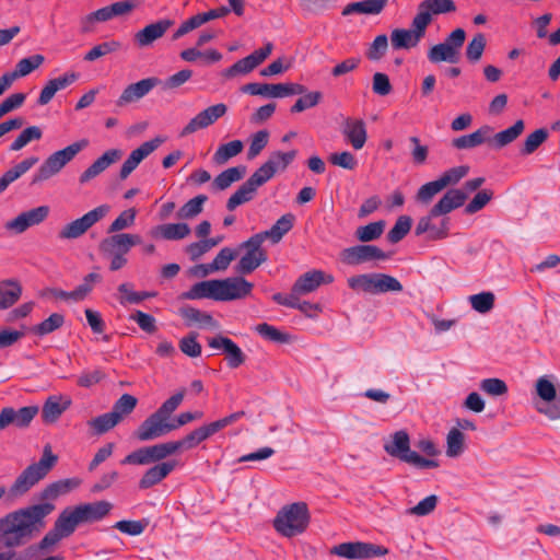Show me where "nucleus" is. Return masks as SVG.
I'll use <instances>...</instances> for the list:
<instances>
[{
	"label": "nucleus",
	"mask_w": 560,
	"mask_h": 560,
	"mask_svg": "<svg viewBox=\"0 0 560 560\" xmlns=\"http://www.w3.org/2000/svg\"><path fill=\"white\" fill-rule=\"evenodd\" d=\"M246 166L238 165L230 167L220 173L212 183V186L218 190L228 189L233 183L241 180L246 174Z\"/></svg>",
	"instance_id": "nucleus-38"
},
{
	"label": "nucleus",
	"mask_w": 560,
	"mask_h": 560,
	"mask_svg": "<svg viewBox=\"0 0 560 560\" xmlns=\"http://www.w3.org/2000/svg\"><path fill=\"white\" fill-rule=\"evenodd\" d=\"M22 295V287L18 280L5 279L0 281V310L14 305Z\"/></svg>",
	"instance_id": "nucleus-34"
},
{
	"label": "nucleus",
	"mask_w": 560,
	"mask_h": 560,
	"mask_svg": "<svg viewBox=\"0 0 560 560\" xmlns=\"http://www.w3.org/2000/svg\"><path fill=\"white\" fill-rule=\"evenodd\" d=\"M217 296V280H207L194 284L189 291L184 293V298L188 300L196 299H213Z\"/></svg>",
	"instance_id": "nucleus-42"
},
{
	"label": "nucleus",
	"mask_w": 560,
	"mask_h": 560,
	"mask_svg": "<svg viewBox=\"0 0 560 560\" xmlns=\"http://www.w3.org/2000/svg\"><path fill=\"white\" fill-rule=\"evenodd\" d=\"M112 504L107 501H97L77 505L73 511L80 522L93 523L104 518L110 511Z\"/></svg>",
	"instance_id": "nucleus-25"
},
{
	"label": "nucleus",
	"mask_w": 560,
	"mask_h": 560,
	"mask_svg": "<svg viewBox=\"0 0 560 560\" xmlns=\"http://www.w3.org/2000/svg\"><path fill=\"white\" fill-rule=\"evenodd\" d=\"M468 195L464 189H448L442 198L431 208L429 213L418 220L415 234H428L431 241L444 240L450 234L451 219L448 213L465 205Z\"/></svg>",
	"instance_id": "nucleus-2"
},
{
	"label": "nucleus",
	"mask_w": 560,
	"mask_h": 560,
	"mask_svg": "<svg viewBox=\"0 0 560 560\" xmlns=\"http://www.w3.org/2000/svg\"><path fill=\"white\" fill-rule=\"evenodd\" d=\"M486 45V36L482 33L476 34L466 47V58L470 62L479 61L482 57Z\"/></svg>",
	"instance_id": "nucleus-63"
},
{
	"label": "nucleus",
	"mask_w": 560,
	"mask_h": 560,
	"mask_svg": "<svg viewBox=\"0 0 560 560\" xmlns=\"http://www.w3.org/2000/svg\"><path fill=\"white\" fill-rule=\"evenodd\" d=\"M298 152L296 150H291L289 152L275 151L270 154L269 159L266 161L268 165H271L275 170V174L278 171H284L287 167L293 162Z\"/></svg>",
	"instance_id": "nucleus-60"
},
{
	"label": "nucleus",
	"mask_w": 560,
	"mask_h": 560,
	"mask_svg": "<svg viewBox=\"0 0 560 560\" xmlns=\"http://www.w3.org/2000/svg\"><path fill=\"white\" fill-rule=\"evenodd\" d=\"M400 291L402 284L398 279L387 273H375L374 294Z\"/></svg>",
	"instance_id": "nucleus-49"
},
{
	"label": "nucleus",
	"mask_w": 560,
	"mask_h": 560,
	"mask_svg": "<svg viewBox=\"0 0 560 560\" xmlns=\"http://www.w3.org/2000/svg\"><path fill=\"white\" fill-rule=\"evenodd\" d=\"M525 124L522 119L514 122L513 126L497 132L491 139H489L490 145L494 149L500 150L512 142H514L524 131Z\"/></svg>",
	"instance_id": "nucleus-31"
},
{
	"label": "nucleus",
	"mask_w": 560,
	"mask_h": 560,
	"mask_svg": "<svg viewBox=\"0 0 560 560\" xmlns=\"http://www.w3.org/2000/svg\"><path fill=\"white\" fill-rule=\"evenodd\" d=\"M348 285L354 291H362L374 294L375 273H364L350 277Z\"/></svg>",
	"instance_id": "nucleus-62"
},
{
	"label": "nucleus",
	"mask_w": 560,
	"mask_h": 560,
	"mask_svg": "<svg viewBox=\"0 0 560 560\" xmlns=\"http://www.w3.org/2000/svg\"><path fill=\"white\" fill-rule=\"evenodd\" d=\"M173 25V21L163 19L151 23L135 34V42L139 47H149Z\"/></svg>",
	"instance_id": "nucleus-24"
},
{
	"label": "nucleus",
	"mask_w": 560,
	"mask_h": 560,
	"mask_svg": "<svg viewBox=\"0 0 560 560\" xmlns=\"http://www.w3.org/2000/svg\"><path fill=\"white\" fill-rule=\"evenodd\" d=\"M492 128L490 126H482L478 130L474 131L469 135H464L458 138L453 139L452 144L454 148L463 150V149H472L486 141V137L490 135Z\"/></svg>",
	"instance_id": "nucleus-36"
},
{
	"label": "nucleus",
	"mask_w": 560,
	"mask_h": 560,
	"mask_svg": "<svg viewBox=\"0 0 560 560\" xmlns=\"http://www.w3.org/2000/svg\"><path fill=\"white\" fill-rule=\"evenodd\" d=\"M69 399L62 401L59 396H50L42 408V418L45 423H55L60 416L69 408Z\"/></svg>",
	"instance_id": "nucleus-33"
},
{
	"label": "nucleus",
	"mask_w": 560,
	"mask_h": 560,
	"mask_svg": "<svg viewBox=\"0 0 560 560\" xmlns=\"http://www.w3.org/2000/svg\"><path fill=\"white\" fill-rule=\"evenodd\" d=\"M244 144L241 140H233L228 143L221 144L214 155L213 161L217 164H224L230 159L238 155L243 151Z\"/></svg>",
	"instance_id": "nucleus-46"
},
{
	"label": "nucleus",
	"mask_w": 560,
	"mask_h": 560,
	"mask_svg": "<svg viewBox=\"0 0 560 560\" xmlns=\"http://www.w3.org/2000/svg\"><path fill=\"white\" fill-rule=\"evenodd\" d=\"M43 136L42 129L37 126H32L25 128L18 138L11 143V151H20L25 145H27L31 141L39 140Z\"/></svg>",
	"instance_id": "nucleus-59"
},
{
	"label": "nucleus",
	"mask_w": 560,
	"mask_h": 560,
	"mask_svg": "<svg viewBox=\"0 0 560 560\" xmlns=\"http://www.w3.org/2000/svg\"><path fill=\"white\" fill-rule=\"evenodd\" d=\"M208 345L212 349L222 350V352L225 354L228 365L231 369H237L244 364L246 360V355L242 349L228 337L221 335L215 336L208 340Z\"/></svg>",
	"instance_id": "nucleus-21"
},
{
	"label": "nucleus",
	"mask_w": 560,
	"mask_h": 560,
	"mask_svg": "<svg viewBox=\"0 0 560 560\" xmlns=\"http://www.w3.org/2000/svg\"><path fill=\"white\" fill-rule=\"evenodd\" d=\"M39 159L37 156H28L25 160L21 161L12 168L8 170L0 177V194L3 192L10 184L19 179L22 175H24L27 171H30L35 164H37Z\"/></svg>",
	"instance_id": "nucleus-32"
},
{
	"label": "nucleus",
	"mask_w": 560,
	"mask_h": 560,
	"mask_svg": "<svg viewBox=\"0 0 560 560\" xmlns=\"http://www.w3.org/2000/svg\"><path fill=\"white\" fill-rule=\"evenodd\" d=\"M495 296L490 291H485L469 296L471 307L480 313L486 314L494 307Z\"/></svg>",
	"instance_id": "nucleus-56"
},
{
	"label": "nucleus",
	"mask_w": 560,
	"mask_h": 560,
	"mask_svg": "<svg viewBox=\"0 0 560 560\" xmlns=\"http://www.w3.org/2000/svg\"><path fill=\"white\" fill-rule=\"evenodd\" d=\"M389 257L390 255L380 247L368 244L345 248L340 254L341 261L349 266H358L376 260H387Z\"/></svg>",
	"instance_id": "nucleus-13"
},
{
	"label": "nucleus",
	"mask_w": 560,
	"mask_h": 560,
	"mask_svg": "<svg viewBox=\"0 0 560 560\" xmlns=\"http://www.w3.org/2000/svg\"><path fill=\"white\" fill-rule=\"evenodd\" d=\"M428 59L432 63H457L459 61V58L455 55V51H453L448 46H445L443 43L436 44L429 49Z\"/></svg>",
	"instance_id": "nucleus-47"
},
{
	"label": "nucleus",
	"mask_w": 560,
	"mask_h": 560,
	"mask_svg": "<svg viewBox=\"0 0 560 560\" xmlns=\"http://www.w3.org/2000/svg\"><path fill=\"white\" fill-rule=\"evenodd\" d=\"M80 524L73 510H65L55 522L54 527L66 538L72 535Z\"/></svg>",
	"instance_id": "nucleus-44"
},
{
	"label": "nucleus",
	"mask_w": 560,
	"mask_h": 560,
	"mask_svg": "<svg viewBox=\"0 0 560 560\" xmlns=\"http://www.w3.org/2000/svg\"><path fill=\"white\" fill-rule=\"evenodd\" d=\"M81 485V479L73 477L67 479H60L55 482L47 485L42 493V500H55L60 495H65L74 489H77Z\"/></svg>",
	"instance_id": "nucleus-30"
},
{
	"label": "nucleus",
	"mask_w": 560,
	"mask_h": 560,
	"mask_svg": "<svg viewBox=\"0 0 560 560\" xmlns=\"http://www.w3.org/2000/svg\"><path fill=\"white\" fill-rule=\"evenodd\" d=\"M253 283L243 277L217 280L215 301H233L246 298L253 290Z\"/></svg>",
	"instance_id": "nucleus-14"
},
{
	"label": "nucleus",
	"mask_w": 560,
	"mask_h": 560,
	"mask_svg": "<svg viewBox=\"0 0 560 560\" xmlns=\"http://www.w3.org/2000/svg\"><path fill=\"white\" fill-rule=\"evenodd\" d=\"M37 406H25L20 409L5 407L0 411V430L14 425L19 429L27 428L38 413Z\"/></svg>",
	"instance_id": "nucleus-18"
},
{
	"label": "nucleus",
	"mask_w": 560,
	"mask_h": 560,
	"mask_svg": "<svg viewBox=\"0 0 560 560\" xmlns=\"http://www.w3.org/2000/svg\"><path fill=\"white\" fill-rule=\"evenodd\" d=\"M65 323V316L59 313L51 314L48 318L33 328V332L38 336L48 335L59 329Z\"/></svg>",
	"instance_id": "nucleus-64"
},
{
	"label": "nucleus",
	"mask_w": 560,
	"mask_h": 560,
	"mask_svg": "<svg viewBox=\"0 0 560 560\" xmlns=\"http://www.w3.org/2000/svg\"><path fill=\"white\" fill-rule=\"evenodd\" d=\"M160 235L170 241L183 240L190 234V228L187 223H167L160 225Z\"/></svg>",
	"instance_id": "nucleus-51"
},
{
	"label": "nucleus",
	"mask_w": 560,
	"mask_h": 560,
	"mask_svg": "<svg viewBox=\"0 0 560 560\" xmlns=\"http://www.w3.org/2000/svg\"><path fill=\"white\" fill-rule=\"evenodd\" d=\"M243 93L259 95L265 97H285L290 95H301L306 92V88L299 83H247L241 88Z\"/></svg>",
	"instance_id": "nucleus-10"
},
{
	"label": "nucleus",
	"mask_w": 560,
	"mask_h": 560,
	"mask_svg": "<svg viewBox=\"0 0 560 560\" xmlns=\"http://www.w3.org/2000/svg\"><path fill=\"white\" fill-rule=\"evenodd\" d=\"M58 460L49 445L45 446L43 456L37 463L27 466L10 487L12 497H21L44 479Z\"/></svg>",
	"instance_id": "nucleus-4"
},
{
	"label": "nucleus",
	"mask_w": 560,
	"mask_h": 560,
	"mask_svg": "<svg viewBox=\"0 0 560 560\" xmlns=\"http://www.w3.org/2000/svg\"><path fill=\"white\" fill-rule=\"evenodd\" d=\"M164 142L163 138L155 137L150 141L143 142L139 148L131 151L128 159L136 166H138L147 156H149L152 152H154L162 143Z\"/></svg>",
	"instance_id": "nucleus-52"
},
{
	"label": "nucleus",
	"mask_w": 560,
	"mask_h": 560,
	"mask_svg": "<svg viewBox=\"0 0 560 560\" xmlns=\"http://www.w3.org/2000/svg\"><path fill=\"white\" fill-rule=\"evenodd\" d=\"M341 132L354 150H361L368 139L366 126L362 119L346 118L341 125Z\"/></svg>",
	"instance_id": "nucleus-22"
},
{
	"label": "nucleus",
	"mask_w": 560,
	"mask_h": 560,
	"mask_svg": "<svg viewBox=\"0 0 560 560\" xmlns=\"http://www.w3.org/2000/svg\"><path fill=\"white\" fill-rule=\"evenodd\" d=\"M138 399L130 395H121L114 404L112 413L117 416V420L120 422L126 416H129L136 408Z\"/></svg>",
	"instance_id": "nucleus-54"
},
{
	"label": "nucleus",
	"mask_w": 560,
	"mask_h": 560,
	"mask_svg": "<svg viewBox=\"0 0 560 560\" xmlns=\"http://www.w3.org/2000/svg\"><path fill=\"white\" fill-rule=\"evenodd\" d=\"M121 155L122 152L119 149L107 150L80 175V183L85 184L95 178L112 164L116 163L121 158Z\"/></svg>",
	"instance_id": "nucleus-23"
},
{
	"label": "nucleus",
	"mask_w": 560,
	"mask_h": 560,
	"mask_svg": "<svg viewBox=\"0 0 560 560\" xmlns=\"http://www.w3.org/2000/svg\"><path fill=\"white\" fill-rule=\"evenodd\" d=\"M222 241L223 236H217L191 243L187 246V253L190 255L191 260H196L212 247L218 246Z\"/></svg>",
	"instance_id": "nucleus-58"
},
{
	"label": "nucleus",
	"mask_w": 560,
	"mask_h": 560,
	"mask_svg": "<svg viewBox=\"0 0 560 560\" xmlns=\"http://www.w3.org/2000/svg\"><path fill=\"white\" fill-rule=\"evenodd\" d=\"M51 503L33 504L0 517V549L14 551L37 537L45 528V517L54 511Z\"/></svg>",
	"instance_id": "nucleus-1"
},
{
	"label": "nucleus",
	"mask_w": 560,
	"mask_h": 560,
	"mask_svg": "<svg viewBox=\"0 0 560 560\" xmlns=\"http://www.w3.org/2000/svg\"><path fill=\"white\" fill-rule=\"evenodd\" d=\"M58 460L49 445L45 446L43 456L37 463L27 466L10 487L12 497H21L44 479Z\"/></svg>",
	"instance_id": "nucleus-5"
},
{
	"label": "nucleus",
	"mask_w": 560,
	"mask_h": 560,
	"mask_svg": "<svg viewBox=\"0 0 560 560\" xmlns=\"http://www.w3.org/2000/svg\"><path fill=\"white\" fill-rule=\"evenodd\" d=\"M118 423L119 421L117 420V416H114L112 411L95 417L88 422L89 427L93 430V433L96 435H102L108 432Z\"/></svg>",
	"instance_id": "nucleus-48"
},
{
	"label": "nucleus",
	"mask_w": 560,
	"mask_h": 560,
	"mask_svg": "<svg viewBox=\"0 0 560 560\" xmlns=\"http://www.w3.org/2000/svg\"><path fill=\"white\" fill-rule=\"evenodd\" d=\"M385 221L380 220L366 225L359 226L355 231L357 238L362 243L377 240L384 232Z\"/></svg>",
	"instance_id": "nucleus-50"
},
{
	"label": "nucleus",
	"mask_w": 560,
	"mask_h": 560,
	"mask_svg": "<svg viewBox=\"0 0 560 560\" xmlns=\"http://www.w3.org/2000/svg\"><path fill=\"white\" fill-rule=\"evenodd\" d=\"M161 83L162 81L156 77L145 78L136 83H131L125 88L118 97L117 105L125 106L127 104L138 102Z\"/></svg>",
	"instance_id": "nucleus-20"
},
{
	"label": "nucleus",
	"mask_w": 560,
	"mask_h": 560,
	"mask_svg": "<svg viewBox=\"0 0 560 560\" xmlns=\"http://www.w3.org/2000/svg\"><path fill=\"white\" fill-rule=\"evenodd\" d=\"M536 393L549 406L538 407V412L545 415L550 420L560 419V396H557L556 386L547 376H541L536 381Z\"/></svg>",
	"instance_id": "nucleus-16"
},
{
	"label": "nucleus",
	"mask_w": 560,
	"mask_h": 560,
	"mask_svg": "<svg viewBox=\"0 0 560 560\" xmlns=\"http://www.w3.org/2000/svg\"><path fill=\"white\" fill-rule=\"evenodd\" d=\"M44 60V56L39 54L23 58L16 63L15 69L8 73L13 79V81H15L16 79L26 77L32 71L36 70L43 65Z\"/></svg>",
	"instance_id": "nucleus-41"
},
{
	"label": "nucleus",
	"mask_w": 560,
	"mask_h": 560,
	"mask_svg": "<svg viewBox=\"0 0 560 560\" xmlns=\"http://www.w3.org/2000/svg\"><path fill=\"white\" fill-rule=\"evenodd\" d=\"M49 214L48 206H39L37 208H33L31 210L24 211L20 213L14 219L7 222L5 228L10 231H13L16 234H21L25 232L28 228L38 225Z\"/></svg>",
	"instance_id": "nucleus-19"
},
{
	"label": "nucleus",
	"mask_w": 560,
	"mask_h": 560,
	"mask_svg": "<svg viewBox=\"0 0 560 560\" xmlns=\"http://www.w3.org/2000/svg\"><path fill=\"white\" fill-rule=\"evenodd\" d=\"M79 79L77 72H67L63 75L49 80L40 91L37 104L40 106L47 105L55 96V94L71 85Z\"/></svg>",
	"instance_id": "nucleus-26"
},
{
	"label": "nucleus",
	"mask_w": 560,
	"mask_h": 560,
	"mask_svg": "<svg viewBox=\"0 0 560 560\" xmlns=\"http://www.w3.org/2000/svg\"><path fill=\"white\" fill-rule=\"evenodd\" d=\"M548 138V131L540 128L528 135L521 149L522 155H529L534 153Z\"/></svg>",
	"instance_id": "nucleus-57"
},
{
	"label": "nucleus",
	"mask_w": 560,
	"mask_h": 560,
	"mask_svg": "<svg viewBox=\"0 0 560 560\" xmlns=\"http://www.w3.org/2000/svg\"><path fill=\"white\" fill-rule=\"evenodd\" d=\"M412 220L409 215H400L394 226L387 233V240L392 244L400 242L410 231Z\"/></svg>",
	"instance_id": "nucleus-55"
},
{
	"label": "nucleus",
	"mask_w": 560,
	"mask_h": 560,
	"mask_svg": "<svg viewBox=\"0 0 560 560\" xmlns=\"http://www.w3.org/2000/svg\"><path fill=\"white\" fill-rule=\"evenodd\" d=\"M175 466L176 463L174 460L162 462L152 466L143 474V476L139 480V488L141 490H145L160 483L174 470Z\"/></svg>",
	"instance_id": "nucleus-28"
},
{
	"label": "nucleus",
	"mask_w": 560,
	"mask_h": 560,
	"mask_svg": "<svg viewBox=\"0 0 560 560\" xmlns=\"http://www.w3.org/2000/svg\"><path fill=\"white\" fill-rule=\"evenodd\" d=\"M89 145L88 139L69 144L62 150L50 154L33 175L31 185L36 186L57 175L74 156Z\"/></svg>",
	"instance_id": "nucleus-7"
},
{
	"label": "nucleus",
	"mask_w": 560,
	"mask_h": 560,
	"mask_svg": "<svg viewBox=\"0 0 560 560\" xmlns=\"http://www.w3.org/2000/svg\"><path fill=\"white\" fill-rule=\"evenodd\" d=\"M465 451V435L458 428H452L446 436V455L457 457Z\"/></svg>",
	"instance_id": "nucleus-45"
},
{
	"label": "nucleus",
	"mask_w": 560,
	"mask_h": 560,
	"mask_svg": "<svg viewBox=\"0 0 560 560\" xmlns=\"http://www.w3.org/2000/svg\"><path fill=\"white\" fill-rule=\"evenodd\" d=\"M424 18H415L411 22V30L406 28H395L390 33V44L392 47L396 50L399 49H410L418 45L421 38L425 34V21Z\"/></svg>",
	"instance_id": "nucleus-12"
},
{
	"label": "nucleus",
	"mask_w": 560,
	"mask_h": 560,
	"mask_svg": "<svg viewBox=\"0 0 560 560\" xmlns=\"http://www.w3.org/2000/svg\"><path fill=\"white\" fill-rule=\"evenodd\" d=\"M387 3L388 0H363L351 2L343 8L342 15L347 16L353 13L376 15L384 10Z\"/></svg>",
	"instance_id": "nucleus-35"
},
{
	"label": "nucleus",
	"mask_w": 560,
	"mask_h": 560,
	"mask_svg": "<svg viewBox=\"0 0 560 560\" xmlns=\"http://www.w3.org/2000/svg\"><path fill=\"white\" fill-rule=\"evenodd\" d=\"M294 221V214L285 213L280 217L269 230L262 232L264 236L269 238L273 244H277L293 228Z\"/></svg>",
	"instance_id": "nucleus-37"
},
{
	"label": "nucleus",
	"mask_w": 560,
	"mask_h": 560,
	"mask_svg": "<svg viewBox=\"0 0 560 560\" xmlns=\"http://www.w3.org/2000/svg\"><path fill=\"white\" fill-rule=\"evenodd\" d=\"M332 555L346 559H371L375 557L386 556L389 551L387 548L372 542L350 541L342 542L332 547Z\"/></svg>",
	"instance_id": "nucleus-11"
},
{
	"label": "nucleus",
	"mask_w": 560,
	"mask_h": 560,
	"mask_svg": "<svg viewBox=\"0 0 560 560\" xmlns=\"http://www.w3.org/2000/svg\"><path fill=\"white\" fill-rule=\"evenodd\" d=\"M201 417H202V412H200V411H197V412L185 411V412L179 413L177 417L172 418L171 421L166 425H164V428L159 432V439L162 436H165L166 434H168L172 431L179 429L180 427L186 425L187 423H189L196 419H200Z\"/></svg>",
	"instance_id": "nucleus-53"
},
{
	"label": "nucleus",
	"mask_w": 560,
	"mask_h": 560,
	"mask_svg": "<svg viewBox=\"0 0 560 560\" xmlns=\"http://www.w3.org/2000/svg\"><path fill=\"white\" fill-rule=\"evenodd\" d=\"M140 243L141 237L137 234L116 233L103 238L98 249L103 256L127 255L133 246Z\"/></svg>",
	"instance_id": "nucleus-15"
},
{
	"label": "nucleus",
	"mask_w": 560,
	"mask_h": 560,
	"mask_svg": "<svg viewBox=\"0 0 560 560\" xmlns=\"http://www.w3.org/2000/svg\"><path fill=\"white\" fill-rule=\"evenodd\" d=\"M109 211V206L101 205L79 219L66 224L58 233L60 240H74L82 236L91 226L102 220Z\"/></svg>",
	"instance_id": "nucleus-9"
},
{
	"label": "nucleus",
	"mask_w": 560,
	"mask_h": 560,
	"mask_svg": "<svg viewBox=\"0 0 560 560\" xmlns=\"http://www.w3.org/2000/svg\"><path fill=\"white\" fill-rule=\"evenodd\" d=\"M334 277L331 275H325L322 270H312L302 275L294 282V291L307 294L315 291L322 283H331Z\"/></svg>",
	"instance_id": "nucleus-27"
},
{
	"label": "nucleus",
	"mask_w": 560,
	"mask_h": 560,
	"mask_svg": "<svg viewBox=\"0 0 560 560\" xmlns=\"http://www.w3.org/2000/svg\"><path fill=\"white\" fill-rule=\"evenodd\" d=\"M267 258V253L245 252L235 266V271L240 275H248L264 264Z\"/></svg>",
	"instance_id": "nucleus-40"
},
{
	"label": "nucleus",
	"mask_w": 560,
	"mask_h": 560,
	"mask_svg": "<svg viewBox=\"0 0 560 560\" xmlns=\"http://www.w3.org/2000/svg\"><path fill=\"white\" fill-rule=\"evenodd\" d=\"M456 5L453 0H424L418 7L417 18H425V27L431 23L433 14L454 12Z\"/></svg>",
	"instance_id": "nucleus-29"
},
{
	"label": "nucleus",
	"mask_w": 560,
	"mask_h": 560,
	"mask_svg": "<svg viewBox=\"0 0 560 560\" xmlns=\"http://www.w3.org/2000/svg\"><path fill=\"white\" fill-rule=\"evenodd\" d=\"M228 112V106L223 103L209 106L191 118L179 132V137H187L200 129H205L223 117Z\"/></svg>",
	"instance_id": "nucleus-17"
},
{
	"label": "nucleus",
	"mask_w": 560,
	"mask_h": 560,
	"mask_svg": "<svg viewBox=\"0 0 560 560\" xmlns=\"http://www.w3.org/2000/svg\"><path fill=\"white\" fill-rule=\"evenodd\" d=\"M185 394L186 389L183 388L167 398L132 432L133 439L139 442H149L159 439V432L171 421L172 415L183 402Z\"/></svg>",
	"instance_id": "nucleus-3"
},
{
	"label": "nucleus",
	"mask_w": 560,
	"mask_h": 560,
	"mask_svg": "<svg viewBox=\"0 0 560 560\" xmlns=\"http://www.w3.org/2000/svg\"><path fill=\"white\" fill-rule=\"evenodd\" d=\"M149 455L152 463L161 462L166 457L178 452V445L175 444L174 441L154 444L148 446Z\"/></svg>",
	"instance_id": "nucleus-61"
},
{
	"label": "nucleus",
	"mask_w": 560,
	"mask_h": 560,
	"mask_svg": "<svg viewBox=\"0 0 560 560\" xmlns=\"http://www.w3.org/2000/svg\"><path fill=\"white\" fill-rule=\"evenodd\" d=\"M385 452L399 460L410 464L417 468H435L439 463L434 459H428L420 456L417 452L410 450V439L406 431H396L392 435V441L385 443Z\"/></svg>",
	"instance_id": "nucleus-8"
},
{
	"label": "nucleus",
	"mask_w": 560,
	"mask_h": 560,
	"mask_svg": "<svg viewBox=\"0 0 560 560\" xmlns=\"http://www.w3.org/2000/svg\"><path fill=\"white\" fill-rule=\"evenodd\" d=\"M257 191V188L248 179L243 183L237 190L228 199L226 209L235 210L238 206L250 201Z\"/></svg>",
	"instance_id": "nucleus-39"
},
{
	"label": "nucleus",
	"mask_w": 560,
	"mask_h": 560,
	"mask_svg": "<svg viewBox=\"0 0 560 560\" xmlns=\"http://www.w3.org/2000/svg\"><path fill=\"white\" fill-rule=\"evenodd\" d=\"M208 196L198 195L186 203H184L177 211V218L180 220H191L200 214L203 210V205L207 202Z\"/></svg>",
	"instance_id": "nucleus-43"
},
{
	"label": "nucleus",
	"mask_w": 560,
	"mask_h": 560,
	"mask_svg": "<svg viewBox=\"0 0 560 560\" xmlns=\"http://www.w3.org/2000/svg\"><path fill=\"white\" fill-rule=\"evenodd\" d=\"M310 523L307 504L296 502L283 506L273 520L275 529L284 537L291 538L304 533Z\"/></svg>",
	"instance_id": "nucleus-6"
}]
</instances>
